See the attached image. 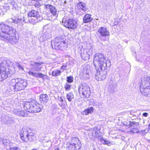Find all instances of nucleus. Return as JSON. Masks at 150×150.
<instances>
[{
	"label": "nucleus",
	"mask_w": 150,
	"mask_h": 150,
	"mask_svg": "<svg viewBox=\"0 0 150 150\" xmlns=\"http://www.w3.org/2000/svg\"><path fill=\"white\" fill-rule=\"evenodd\" d=\"M51 45L52 48L56 50L60 49V42L57 41V38L55 39V42L53 41V42H51Z\"/></svg>",
	"instance_id": "nucleus-17"
},
{
	"label": "nucleus",
	"mask_w": 150,
	"mask_h": 150,
	"mask_svg": "<svg viewBox=\"0 0 150 150\" xmlns=\"http://www.w3.org/2000/svg\"><path fill=\"white\" fill-rule=\"evenodd\" d=\"M92 135L94 137H97L98 136V131L97 129H94L92 132Z\"/></svg>",
	"instance_id": "nucleus-28"
},
{
	"label": "nucleus",
	"mask_w": 150,
	"mask_h": 150,
	"mask_svg": "<svg viewBox=\"0 0 150 150\" xmlns=\"http://www.w3.org/2000/svg\"><path fill=\"white\" fill-rule=\"evenodd\" d=\"M10 150H21V149L18 147H13L10 148Z\"/></svg>",
	"instance_id": "nucleus-32"
},
{
	"label": "nucleus",
	"mask_w": 150,
	"mask_h": 150,
	"mask_svg": "<svg viewBox=\"0 0 150 150\" xmlns=\"http://www.w3.org/2000/svg\"><path fill=\"white\" fill-rule=\"evenodd\" d=\"M30 134V135L29 137L30 139H29V141H31L33 140L35 138V136L34 135H32L31 134V133Z\"/></svg>",
	"instance_id": "nucleus-36"
},
{
	"label": "nucleus",
	"mask_w": 150,
	"mask_h": 150,
	"mask_svg": "<svg viewBox=\"0 0 150 150\" xmlns=\"http://www.w3.org/2000/svg\"><path fill=\"white\" fill-rule=\"evenodd\" d=\"M74 97L73 94L71 93H69L67 94L66 98L69 102H71Z\"/></svg>",
	"instance_id": "nucleus-26"
},
{
	"label": "nucleus",
	"mask_w": 150,
	"mask_h": 150,
	"mask_svg": "<svg viewBox=\"0 0 150 150\" xmlns=\"http://www.w3.org/2000/svg\"><path fill=\"white\" fill-rule=\"evenodd\" d=\"M148 113L146 112H144L143 114V115L144 117H147L148 116Z\"/></svg>",
	"instance_id": "nucleus-43"
},
{
	"label": "nucleus",
	"mask_w": 150,
	"mask_h": 150,
	"mask_svg": "<svg viewBox=\"0 0 150 150\" xmlns=\"http://www.w3.org/2000/svg\"><path fill=\"white\" fill-rule=\"evenodd\" d=\"M17 115L20 116L22 117L25 116L26 115L24 111L23 110H20L19 111L18 114Z\"/></svg>",
	"instance_id": "nucleus-29"
},
{
	"label": "nucleus",
	"mask_w": 150,
	"mask_h": 150,
	"mask_svg": "<svg viewBox=\"0 0 150 150\" xmlns=\"http://www.w3.org/2000/svg\"><path fill=\"white\" fill-rule=\"evenodd\" d=\"M17 66L18 67L19 69L20 70H21L23 71L24 68L21 65H20L19 64H17Z\"/></svg>",
	"instance_id": "nucleus-38"
},
{
	"label": "nucleus",
	"mask_w": 150,
	"mask_h": 150,
	"mask_svg": "<svg viewBox=\"0 0 150 150\" xmlns=\"http://www.w3.org/2000/svg\"><path fill=\"white\" fill-rule=\"evenodd\" d=\"M66 145L67 150H79L81 146L80 140L76 137L72 138L71 140L67 143Z\"/></svg>",
	"instance_id": "nucleus-5"
},
{
	"label": "nucleus",
	"mask_w": 150,
	"mask_h": 150,
	"mask_svg": "<svg viewBox=\"0 0 150 150\" xmlns=\"http://www.w3.org/2000/svg\"><path fill=\"white\" fill-rule=\"evenodd\" d=\"M130 114L132 115L133 116H134L135 115L134 114V112L132 111H131L130 112Z\"/></svg>",
	"instance_id": "nucleus-46"
},
{
	"label": "nucleus",
	"mask_w": 150,
	"mask_h": 150,
	"mask_svg": "<svg viewBox=\"0 0 150 150\" xmlns=\"http://www.w3.org/2000/svg\"><path fill=\"white\" fill-rule=\"evenodd\" d=\"M49 30V29H48L43 30L42 35L40 38V41L43 42L47 39L51 37V35Z\"/></svg>",
	"instance_id": "nucleus-12"
},
{
	"label": "nucleus",
	"mask_w": 150,
	"mask_h": 150,
	"mask_svg": "<svg viewBox=\"0 0 150 150\" xmlns=\"http://www.w3.org/2000/svg\"><path fill=\"white\" fill-rule=\"evenodd\" d=\"M98 32L103 36H106L109 35V31L105 28L101 27L98 30Z\"/></svg>",
	"instance_id": "nucleus-14"
},
{
	"label": "nucleus",
	"mask_w": 150,
	"mask_h": 150,
	"mask_svg": "<svg viewBox=\"0 0 150 150\" xmlns=\"http://www.w3.org/2000/svg\"><path fill=\"white\" fill-rule=\"evenodd\" d=\"M77 6L79 9H81L84 11H86L88 10L86 6V4L84 2H81L78 3Z\"/></svg>",
	"instance_id": "nucleus-19"
},
{
	"label": "nucleus",
	"mask_w": 150,
	"mask_h": 150,
	"mask_svg": "<svg viewBox=\"0 0 150 150\" xmlns=\"http://www.w3.org/2000/svg\"><path fill=\"white\" fill-rule=\"evenodd\" d=\"M93 112V108L92 107H90L89 108L85 109L83 112V114L86 115H87L89 114H91Z\"/></svg>",
	"instance_id": "nucleus-21"
},
{
	"label": "nucleus",
	"mask_w": 150,
	"mask_h": 150,
	"mask_svg": "<svg viewBox=\"0 0 150 150\" xmlns=\"http://www.w3.org/2000/svg\"><path fill=\"white\" fill-rule=\"evenodd\" d=\"M147 142L149 143H150V139H147Z\"/></svg>",
	"instance_id": "nucleus-51"
},
{
	"label": "nucleus",
	"mask_w": 150,
	"mask_h": 150,
	"mask_svg": "<svg viewBox=\"0 0 150 150\" xmlns=\"http://www.w3.org/2000/svg\"><path fill=\"white\" fill-rule=\"evenodd\" d=\"M141 83L140 87V92L143 95L150 97V77L144 76L142 78Z\"/></svg>",
	"instance_id": "nucleus-2"
},
{
	"label": "nucleus",
	"mask_w": 150,
	"mask_h": 150,
	"mask_svg": "<svg viewBox=\"0 0 150 150\" xmlns=\"http://www.w3.org/2000/svg\"><path fill=\"white\" fill-rule=\"evenodd\" d=\"M45 6L46 8L49 9L50 10V8H51L52 7V6L49 4H47L45 5Z\"/></svg>",
	"instance_id": "nucleus-40"
},
{
	"label": "nucleus",
	"mask_w": 150,
	"mask_h": 150,
	"mask_svg": "<svg viewBox=\"0 0 150 150\" xmlns=\"http://www.w3.org/2000/svg\"><path fill=\"white\" fill-rule=\"evenodd\" d=\"M7 71L5 67L3 66L0 67V81L6 79L8 76V72L9 71L8 68Z\"/></svg>",
	"instance_id": "nucleus-10"
},
{
	"label": "nucleus",
	"mask_w": 150,
	"mask_h": 150,
	"mask_svg": "<svg viewBox=\"0 0 150 150\" xmlns=\"http://www.w3.org/2000/svg\"><path fill=\"white\" fill-rule=\"evenodd\" d=\"M149 129L150 130V124L149 125Z\"/></svg>",
	"instance_id": "nucleus-52"
},
{
	"label": "nucleus",
	"mask_w": 150,
	"mask_h": 150,
	"mask_svg": "<svg viewBox=\"0 0 150 150\" xmlns=\"http://www.w3.org/2000/svg\"><path fill=\"white\" fill-rule=\"evenodd\" d=\"M0 38L5 41L9 40V26L7 25L0 24Z\"/></svg>",
	"instance_id": "nucleus-4"
},
{
	"label": "nucleus",
	"mask_w": 150,
	"mask_h": 150,
	"mask_svg": "<svg viewBox=\"0 0 150 150\" xmlns=\"http://www.w3.org/2000/svg\"><path fill=\"white\" fill-rule=\"evenodd\" d=\"M54 150H59L58 148H57L56 149H55Z\"/></svg>",
	"instance_id": "nucleus-54"
},
{
	"label": "nucleus",
	"mask_w": 150,
	"mask_h": 150,
	"mask_svg": "<svg viewBox=\"0 0 150 150\" xmlns=\"http://www.w3.org/2000/svg\"><path fill=\"white\" fill-rule=\"evenodd\" d=\"M28 17L29 18V22L33 24L38 22L42 19L38 12L33 9L28 12Z\"/></svg>",
	"instance_id": "nucleus-7"
},
{
	"label": "nucleus",
	"mask_w": 150,
	"mask_h": 150,
	"mask_svg": "<svg viewBox=\"0 0 150 150\" xmlns=\"http://www.w3.org/2000/svg\"><path fill=\"white\" fill-rule=\"evenodd\" d=\"M66 67V66H62L61 67V69H63V70H65V68Z\"/></svg>",
	"instance_id": "nucleus-47"
},
{
	"label": "nucleus",
	"mask_w": 150,
	"mask_h": 150,
	"mask_svg": "<svg viewBox=\"0 0 150 150\" xmlns=\"http://www.w3.org/2000/svg\"><path fill=\"white\" fill-rule=\"evenodd\" d=\"M28 74L29 75H31L35 77H38V73L36 72L32 71H29L28 72Z\"/></svg>",
	"instance_id": "nucleus-27"
},
{
	"label": "nucleus",
	"mask_w": 150,
	"mask_h": 150,
	"mask_svg": "<svg viewBox=\"0 0 150 150\" xmlns=\"http://www.w3.org/2000/svg\"><path fill=\"white\" fill-rule=\"evenodd\" d=\"M11 68L12 69V71L11 73L10 72V74H13L15 73V70L14 68L13 67H11Z\"/></svg>",
	"instance_id": "nucleus-42"
},
{
	"label": "nucleus",
	"mask_w": 150,
	"mask_h": 150,
	"mask_svg": "<svg viewBox=\"0 0 150 150\" xmlns=\"http://www.w3.org/2000/svg\"><path fill=\"white\" fill-rule=\"evenodd\" d=\"M67 82L71 83L73 82V78L72 76H68L67 77Z\"/></svg>",
	"instance_id": "nucleus-30"
},
{
	"label": "nucleus",
	"mask_w": 150,
	"mask_h": 150,
	"mask_svg": "<svg viewBox=\"0 0 150 150\" xmlns=\"http://www.w3.org/2000/svg\"><path fill=\"white\" fill-rule=\"evenodd\" d=\"M89 57H82V59L85 61H86L87 59H88Z\"/></svg>",
	"instance_id": "nucleus-45"
},
{
	"label": "nucleus",
	"mask_w": 150,
	"mask_h": 150,
	"mask_svg": "<svg viewBox=\"0 0 150 150\" xmlns=\"http://www.w3.org/2000/svg\"><path fill=\"white\" fill-rule=\"evenodd\" d=\"M41 6L40 4L38 2H36L35 4V6L37 8H39Z\"/></svg>",
	"instance_id": "nucleus-37"
},
{
	"label": "nucleus",
	"mask_w": 150,
	"mask_h": 150,
	"mask_svg": "<svg viewBox=\"0 0 150 150\" xmlns=\"http://www.w3.org/2000/svg\"><path fill=\"white\" fill-rule=\"evenodd\" d=\"M26 137V136H24V138Z\"/></svg>",
	"instance_id": "nucleus-58"
},
{
	"label": "nucleus",
	"mask_w": 150,
	"mask_h": 150,
	"mask_svg": "<svg viewBox=\"0 0 150 150\" xmlns=\"http://www.w3.org/2000/svg\"><path fill=\"white\" fill-rule=\"evenodd\" d=\"M32 150H37V149H32Z\"/></svg>",
	"instance_id": "nucleus-56"
},
{
	"label": "nucleus",
	"mask_w": 150,
	"mask_h": 150,
	"mask_svg": "<svg viewBox=\"0 0 150 150\" xmlns=\"http://www.w3.org/2000/svg\"><path fill=\"white\" fill-rule=\"evenodd\" d=\"M16 31L15 29L12 27L10 28V32L11 33V36H10V42H11L12 43H15L18 42V40L17 39L16 37Z\"/></svg>",
	"instance_id": "nucleus-13"
},
{
	"label": "nucleus",
	"mask_w": 150,
	"mask_h": 150,
	"mask_svg": "<svg viewBox=\"0 0 150 150\" xmlns=\"http://www.w3.org/2000/svg\"><path fill=\"white\" fill-rule=\"evenodd\" d=\"M20 135L21 139L23 141L27 142L29 140V137L30 134L28 133L26 130L22 129L20 131Z\"/></svg>",
	"instance_id": "nucleus-11"
},
{
	"label": "nucleus",
	"mask_w": 150,
	"mask_h": 150,
	"mask_svg": "<svg viewBox=\"0 0 150 150\" xmlns=\"http://www.w3.org/2000/svg\"><path fill=\"white\" fill-rule=\"evenodd\" d=\"M32 1H38L39 0H32Z\"/></svg>",
	"instance_id": "nucleus-55"
},
{
	"label": "nucleus",
	"mask_w": 150,
	"mask_h": 150,
	"mask_svg": "<svg viewBox=\"0 0 150 150\" xmlns=\"http://www.w3.org/2000/svg\"><path fill=\"white\" fill-rule=\"evenodd\" d=\"M2 64H3V63H2H2H1V65H0V67H1V66H2ZM3 67H4V66H3Z\"/></svg>",
	"instance_id": "nucleus-53"
},
{
	"label": "nucleus",
	"mask_w": 150,
	"mask_h": 150,
	"mask_svg": "<svg viewBox=\"0 0 150 150\" xmlns=\"http://www.w3.org/2000/svg\"><path fill=\"white\" fill-rule=\"evenodd\" d=\"M107 62H110V61L106 58V57H94L93 59V62L94 64L96 63V62L100 64V69L101 71H100V73L102 76L105 75L106 76L107 74L106 69L107 68Z\"/></svg>",
	"instance_id": "nucleus-1"
},
{
	"label": "nucleus",
	"mask_w": 150,
	"mask_h": 150,
	"mask_svg": "<svg viewBox=\"0 0 150 150\" xmlns=\"http://www.w3.org/2000/svg\"><path fill=\"white\" fill-rule=\"evenodd\" d=\"M50 12L53 14V16H55V18H56L57 16V11L56 9L52 6L50 9Z\"/></svg>",
	"instance_id": "nucleus-23"
},
{
	"label": "nucleus",
	"mask_w": 150,
	"mask_h": 150,
	"mask_svg": "<svg viewBox=\"0 0 150 150\" xmlns=\"http://www.w3.org/2000/svg\"><path fill=\"white\" fill-rule=\"evenodd\" d=\"M79 94L81 95L82 97L84 98H88L91 95L90 88L85 86L80 85L79 88Z\"/></svg>",
	"instance_id": "nucleus-8"
},
{
	"label": "nucleus",
	"mask_w": 150,
	"mask_h": 150,
	"mask_svg": "<svg viewBox=\"0 0 150 150\" xmlns=\"http://www.w3.org/2000/svg\"><path fill=\"white\" fill-rule=\"evenodd\" d=\"M64 25L69 29H74L77 27L76 22L75 20L73 19H69L66 20H62Z\"/></svg>",
	"instance_id": "nucleus-9"
},
{
	"label": "nucleus",
	"mask_w": 150,
	"mask_h": 150,
	"mask_svg": "<svg viewBox=\"0 0 150 150\" xmlns=\"http://www.w3.org/2000/svg\"><path fill=\"white\" fill-rule=\"evenodd\" d=\"M24 110L30 112L36 113L41 111L40 107L35 104L33 102H26L24 105Z\"/></svg>",
	"instance_id": "nucleus-6"
},
{
	"label": "nucleus",
	"mask_w": 150,
	"mask_h": 150,
	"mask_svg": "<svg viewBox=\"0 0 150 150\" xmlns=\"http://www.w3.org/2000/svg\"><path fill=\"white\" fill-rule=\"evenodd\" d=\"M27 85V83L26 80L13 79L11 81L10 87L14 91H20L24 89Z\"/></svg>",
	"instance_id": "nucleus-3"
},
{
	"label": "nucleus",
	"mask_w": 150,
	"mask_h": 150,
	"mask_svg": "<svg viewBox=\"0 0 150 150\" xmlns=\"http://www.w3.org/2000/svg\"><path fill=\"white\" fill-rule=\"evenodd\" d=\"M38 76L37 78L40 77V78H42L43 79V77L45 76V75L41 73H38Z\"/></svg>",
	"instance_id": "nucleus-35"
},
{
	"label": "nucleus",
	"mask_w": 150,
	"mask_h": 150,
	"mask_svg": "<svg viewBox=\"0 0 150 150\" xmlns=\"http://www.w3.org/2000/svg\"><path fill=\"white\" fill-rule=\"evenodd\" d=\"M131 131L133 133H138L139 132V130L137 128H135L132 129Z\"/></svg>",
	"instance_id": "nucleus-33"
},
{
	"label": "nucleus",
	"mask_w": 150,
	"mask_h": 150,
	"mask_svg": "<svg viewBox=\"0 0 150 150\" xmlns=\"http://www.w3.org/2000/svg\"><path fill=\"white\" fill-rule=\"evenodd\" d=\"M71 85L67 83H66L64 86V88L66 90L69 91L70 90Z\"/></svg>",
	"instance_id": "nucleus-31"
},
{
	"label": "nucleus",
	"mask_w": 150,
	"mask_h": 150,
	"mask_svg": "<svg viewBox=\"0 0 150 150\" xmlns=\"http://www.w3.org/2000/svg\"><path fill=\"white\" fill-rule=\"evenodd\" d=\"M106 78V76L105 75H103V76H101L100 72H98L97 71V74L95 75V78L98 81H101L104 79Z\"/></svg>",
	"instance_id": "nucleus-20"
},
{
	"label": "nucleus",
	"mask_w": 150,
	"mask_h": 150,
	"mask_svg": "<svg viewBox=\"0 0 150 150\" xmlns=\"http://www.w3.org/2000/svg\"><path fill=\"white\" fill-rule=\"evenodd\" d=\"M60 42V44L61 43V44H66L67 43L66 41L65 40H61Z\"/></svg>",
	"instance_id": "nucleus-41"
},
{
	"label": "nucleus",
	"mask_w": 150,
	"mask_h": 150,
	"mask_svg": "<svg viewBox=\"0 0 150 150\" xmlns=\"http://www.w3.org/2000/svg\"><path fill=\"white\" fill-rule=\"evenodd\" d=\"M4 141L0 137V143H3V144H4Z\"/></svg>",
	"instance_id": "nucleus-44"
},
{
	"label": "nucleus",
	"mask_w": 150,
	"mask_h": 150,
	"mask_svg": "<svg viewBox=\"0 0 150 150\" xmlns=\"http://www.w3.org/2000/svg\"><path fill=\"white\" fill-rule=\"evenodd\" d=\"M61 72V71L60 70H55L52 71V74L53 76H57L60 75Z\"/></svg>",
	"instance_id": "nucleus-25"
},
{
	"label": "nucleus",
	"mask_w": 150,
	"mask_h": 150,
	"mask_svg": "<svg viewBox=\"0 0 150 150\" xmlns=\"http://www.w3.org/2000/svg\"><path fill=\"white\" fill-rule=\"evenodd\" d=\"M59 105H60V106H62V104H61V105H60L59 104Z\"/></svg>",
	"instance_id": "nucleus-57"
},
{
	"label": "nucleus",
	"mask_w": 150,
	"mask_h": 150,
	"mask_svg": "<svg viewBox=\"0 0 150 150\" xmlns=\"http://www.w3.org/2000/svg\"><path fill=\"white\" fill-rule=\"evenodd\" d=\"M84 45H87L88 46L84 48V49H88L91 50V48L92 47L91 44H87V43H86V44H84Z\"/></svg>",
	"instance_id": "nucleus-34"
},
{
	"label": "nucleus",
	"mask_w": 150,
	"mask_h": 150,
	"mask_svg": "<svg viewBox=\"0 0 150 150\" xmlns=\"http://www.w3.org/2000/svg\"><path fill=\"white\" fill-rule=\"evenodd\" d=\"M31 64L34 66L32 69L36 71H39L42 68L41 64L39 63L32 62H31Z\"/></svg>",
	"instance_id": "nucleus-16"
},
{
	"label": "nucleus",
	"mask_w": 150,
	"mask_h": 150,
	"mask_svg": "<svg viewBox=\"0 0 150 150\" xmlns=\"http://www.w3.org/2000/svg\"><path fill=\"white\" fill-rule=\"evenodd\" d=\"M124 125L127 126L129 125L130 127H135L137 126L138 125L137 123L131 121H129L128 123L124 122Z\"/></svg>",
	"instance_id": "nucleus-22"
},
{
	"label": "nucleus",
	"mask_w": 150,
	"mask_h": 150,
	"mask_svg": "<svg viewBox=\"0 0 150 150\" xmlns=\"http://www.w3.org/2000/svg\"><path fill=\"white\" fill-rule=\"evenodd\" d=\"M97 54H96L97 56H102V54H98V55Z\"/></svg>",
	"instance_id": "nucleus-49"
},
{
	"label": "nucleus",
	"mask_w": 150,
	"mask_h": 150,
	"mask_svg": "<svg viewBox=\"0 0 150 150\" xmlns=\"http://www.w3.org/2000/svg\"><path fill=\"white\" fill-rule=\"evenodd\" d=\"M60 100L62 102H63V99L62 98H60Z\"/></svg>",
	"instance_id": "nucleus-50"
},
{
	"label": "nucleus",
	"mask_w": 150,
	"mask_h": 150,
	"mask_svg": "<svg viewBox=\"0 0 150 150\" xmlns=\"http://www.w3.org/2000/svg\"><path fill=\"white\" fill-rule=\"evenodd\" d=\"M93 18L91 15L88 13L86 14L83 18V21L84 23H88L92 21Z\"/></svg>",
	"instance_id": "nucleus-18"
},
{
	"label": "nucleus",
	"mask_w": 150,
	"mask_h": 150,
	"mask_svg": "<svg viewBox=\"0 0 150 150\" xmlns=\"http://www.w3.org/2000/svg\"><path fill=\"white\" fill-rule=\"evenodd\" d=\"M11 20L12 21V22H11V23L17 24L22 21V18H16L14 17V18H11Z\"/></svg>",
	"instance_id": "nucleus-24"
},
{
	"label": "nucleus",
	"mask_w": 150,
	"mask_h": 150,
	"mask_svg": "<svg viewBox=\"0 0 150 150\" xmlns=\"http://www.w3.org/2000/svg\"><path fill=\"white\" fill-rule=\"evenodd\" d=\"M19 110V109H15L13 110V112L15 114L17 115L18 114Z\"/></svg>",
	"instance_id": "nucleus-39"
},
{
	"label": "nucleus",
	"mask_w": 150,
	"mask_h": 150,
	"mask_svg": "<svg viewBox=\"0 0 150 150\" xmlns=\"http://www.w3.org/2000/svg\"><path fill=\"white\" fill-rule=\"evenodd\" d=\"M40 101L41 103H46L48 101L49 98L46 94H41L39 96Z\"/></svg>",
	"instance_id": "nucleus-15"
},
{
	"label": "nucleus",
	"mask_w": 150,
	"mask_h": 150,
	"mask_svg": "<svg viewBox=\"0 0 150 150\" xmlns=\"http://www.w3.org/2000/svg\"><path fill=\"white\" fill-rule=\"evenodd\" d=\"M138 57V58H136V60L138 61H140L139 60L141 59L140 58L141 57Z\"/></svg>",
	"instance_id": "nucleus-48"
}]
</instances>
